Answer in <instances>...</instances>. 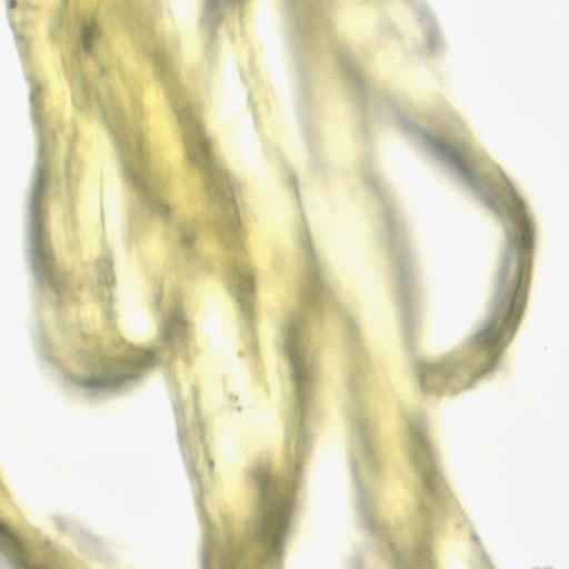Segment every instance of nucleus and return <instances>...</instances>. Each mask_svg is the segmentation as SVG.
<instances>
[{
  "mask_svg": "<svg viewBox=\"0 0 569 569\" xmlns=\"http://www.w3.org/2000/svg\"><path fill=\"white\" fill-rule=\"evenodd\" d=\"M231 281L237 298L244 303L254 289L253 269L243 261L237 262L232 269Z\"/></svg>",
  "mask_w": 569,
  "mask_h": 569,
  "instance_id": "9",
  "label": "nucleus"
},
{
  "mask_svg": "<svg viewBox=\"0 0 569 569\" xmlns=\"http://www.w3.org/2000/svg\"><path fill=\"white\" fill-rule=\"evenodd\" d=\"M306 319L300 313L290 315L281 327L282 351L291 367V379L297 398L309 395L315 376V361L308 353Z\"/></svg>",
  "mask_w": 569,
  "mask_h": 569,
  "instance_id": "5",
  "label": "nucleus"
},
{
  "mask_svg": "<svg viewBox=\"0 0 569 569\" xmlns=\"http://www.w3.org/2000/svg\"><path fill=\"white\" fill-rule=\"evenodd\" d=\"M153 358L151 350L124 347L117 355L100 360L90 376L81 378L79 383L87 388L117 387L124 380L133 378L139 368L151 365Z\"/></svg>",
  "mask_w": 569,
  "mask_h": 569,
  "instance_id": "6",
  "label": "nucleus"
},
{
  "mask_svg": "<svg viewBox=\"0 0 569 569\" xmlns=\"http://www.w3.org/2000/svg\"><path fill=\"white\" fill-rule=\"evenodd\" d=\"M197 234L198 232L194 227L183 226L179 231V242L181 246L188 248L196 241Z\"/></svg>",
  "mask_w": 569,
  "mask_h": 569,
  "instance_id": "13",
  "label": "nucleus"
},
{
  "mask_svg": "<svg viewBox=\"0 0 569 569\" xmlns=\"http://www.w3.org/2000/svg\"><path fill=\"white\" fill-rule=\"evenodd\" d=\"M32 248L34 254V261L39 266V268L46 269L51 261V251L47 247L43 234L39 228H36L32 231Z\"/></svg>",
  "mask_w": 569,
  "mask_h": 569,
  "instance_id": "11",
  "label": "nucleus"
},
{
  "mask_svg": "<svg viewBox=\"0 0 569 569\" xmlns=\"http://www.w3.org/2000/svg\"><path fill=\"white\" fill-rule=\"evenodd\" d=\"M299 440H300V435H297L296 439H295V446L298 447L299 445Z\"/></svg>",
  "mask_w": 569,
  "mask_h": 569,
  "instance_id": "15",
  "label": "nucleus"
},
{
  "mask_svg": "<svg viewBox=\"0 0 569 569\" xmlns=\"http://www.w3.org/2000/svg\"><path fill=\"white\" fill-rule=\"evenodd\" d=\"M92 76L77 71L71 79L73 102L80 109L89 108L97 99L113 138L123 171L133 184L143 207L162 220L173 219L170 186L167 174L149 161V142L141 122L140 106L122 92L98 82Z\"/></svg>",
  "mask_w": 569,
  "mask_h": 569,
  "instance_id": "2",
  "label": "nucleus"
},
{
  "mask_svg": "<svg viewBox=\"0 0 569 569\" xmlns=\"http://www.w3.org/2000/svg\"><path fill=\"white\" fill-rule=\"evenodd\" d=\"M99 37V30L92 19H83L80 24V41L82 49L88 51L92 42Z\"/></svg>",
  "mask_w": 569,
  "mask_h": 569,
  "instance_id": "12",
  "label": "nucleus"
},
{
  "mask_svg": "<svg viewBox=\"0 0 569 569\" xmlns=\"http://www.w3.org/2000/svg\"><path fill=\"white\" fill-rule=\"evenodd\" d=\"M430 151L451 164L463 179L473 184L478 176L472 170L475 157L470 148L453 146L442 139L430 140Z\"/></svg>",
  "mask_w": 569,
  "mask_h": 569,
  "instance_id": "8",
  "label": "nucleus"
},
{
  "mask_svg": "<svg viewBox=\"0 0 569 569\" xmlns=\"http://www.w3.org/2000/svg\"><path fill=\"white\" fill-rule=\"evenodd\" d=\"M173 109L186 154L204 173L203 183L207 192L222 209L221 236L223 242L231 250L237 251L240 248L241 226L237 217L232 183L223 172L213 168L210 142L202 132L191 108L183 102H176Z\"/></svg>",
  "mask_w": 569,
  "mask_h": 569,
  "instance_id": "3",
  "label": "nucleus"
},
{
  "mask_svg": "<svg viewBox=\"0 0 569 569\" xmlns=\"http://www.w3.org/2000/svg\"><path fill=\"white\" fill-rule=\"evenodd\" d=\"M503 197L491 194L488 204L508 217L506 243L498 260L489 311L475 338L476 348L485 353L483 373L496 362L508 343L522 316L530 283L535 243L532 220L519 196L509 183Z\"/></svg>",
  "mask_w": 569,
  "mask_h": 569,
  "instance_id": "1",
  "label": "nucleus"
},
{
  "mask_svg": "<svg viewBox=\"0 0 569 569\" xmlns=\"http://www.w3.org/2000/svg\"><path fill=\"white\" fill-rule=\"evenodd\" d=\"M262 496L259 518L239 540H231L210 551L203 559V569H240L239 556L244 549H259L263 555L276 556L284 535L289 501L273 492L272 480L266 471L257 478Z\"/></svg>",
  "mask_w": 569,
  "mask_h": 569,
  "instance_id": "4",
  "label": "nucleus"
},
{
  "mask_svg": "<svg viewBox=\"0 0 569 569\" xmlns=\"http://www.w3.org/2000/svg\"><path fill=\"white\" fill-rule=\"evenodd\" d=\"M186 323L179 310L170 312L160 327V337L170 347L182 341L186 335Z\"/></svg>",
  "mask_w": 569,
  "mask_h": 569,
  "instance_id": "10",
  "label": "nucleus"
},
{
  "mask_svg": "<svg viewBox=\"0 0 569 569\" xmlns=\"http://www.w3.org/2000/svg\"><path fill=\"white\" fill-rule=\"evenodd\" d=\"M442 375L445 376V371L442 372V369L437 365L423 363L419 367V376H420V381L422 385H426L428 377L442 376Z\"/></svg>",
  "mask_w": 569,
  "mask_h": 569,
  "instance_id": "14",
  "label": "nucleus"
},
{
  "mask_svg": "<svg viewBox=\"0 0 569 569\" xmlns=\"http://www.w3.org/2000/svg\"><path fill=\"white\" fill-rule=\"evenodd\" d=\"M409 452L412 463L421 473L430 496L435 499H441L446 495V487L436 473L425 430L416 423L409 426Z\"/></svg>",
  "mask_w": 569,
  "mask_h": 569,
  "instance_id": "7",
  "label": "nucleus"
}]
</instances>
